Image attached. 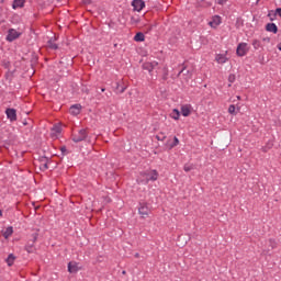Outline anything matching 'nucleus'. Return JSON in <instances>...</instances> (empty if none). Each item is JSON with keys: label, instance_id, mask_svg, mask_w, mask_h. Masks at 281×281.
Here are the masks:
<instances>
[{"label": "nucleus", "instance_id": "nucleus-1", "mask_svg": "<svg viewBox=\"0 0 281 281\" xmlns=\"http://www.w3.org/2000/svg\"><path fill=\"white\" fill-rule=\"evenodd\" d=\"M140 177H148L146 180L137 179V183H144V186H148L149 181H157L159 179V172L156 169L148 171H142Z\"/></svg>", "mask_w": 281, "mask_h": 281}, {"label": "nucleus", "instance_id": "nucleus-2", "mask_svg": "<svg viewBox=\"0 0 281 281\" xmlns=\"http://www.w3.org/2000/svg\"><path fill=\"white\" fill-rule=\"evenodd\" d=\"M87 137H89V132H87V130L85 128L74 132L71 136L72 142H75V144H79V142H85Z\"/></svg>", "mask_w": 281, "mask_h": 281}, {"label": "nucleus", "instance_id": "nucleus-3", "mask_svg": "<svg viewBox=\"0 0 281 281\" xmlns=\"http://www.w3.org/2000/svg\"><path fill=\"white\" fill-rule=\"evenodd\" d=\"M138 214L140 215V218H148V215L150 214V207H148V203H139Z\"/></svg>", "mask_w": 281, "mask_h": 281}, {"label": "nucleus", "instance_id": "nucleus-4", "mask_svg": "<svg viewBox=\"0 0 281 281\" xmlns=\"http://www.w3.org/2000/svg\"><path fill=\"white\" fill-rule=\"evenodd\" d=\"M249 52V45L245 42H241L237 45V49H236V54L237 56H239L240 58H243V56H247V53Z\"/></svg>", "mask_w": 281, "mask_h": 281}, {"label": "nucleus", "instance_id": "nucleus-5", "mask_svg": "<svg viewBox=\"0 0 281 281\" xmlns=\"http://www.w3.org/2000/svg\"><path fill=\"white\" fill-rule=\"evenodd\" d=\"M20 36H21V33H19L14 29H10L8 31L7 41H8V43H12V42L16 41V38H19Z\"/></svg>", "mask_w": 281, "mask_h": 281}, {"label": "nucleus", "instance_id": "nucleus-6", "mask_svg": "<svg viewBox=\"0 0 281 281\" xmlns=\"http://www.w3.org/2000/svg\"><path fill=\"white\" fill-rule=\"evenodd\" d=\"M132 8H134L136 12H142V10L146 8V2H144V0H133Z\"/></svg>", "mask_w": 281, "mask_h": 281}, {"label": "nucleus", "instance_id": "nucleus-7", "mask_svg": "<svg viewBox=\"0 0 281 281\" xmlns=\"http://www.w3.org/2000/svg\"><path fill=\"white\" fill-rule=\"evenodd\" d=\"M37 239H38V234H33L32 244L29 243L25 246V251H27V254H34L36 251V247L34 246V243H36Z\"/></svg>", "mask_w": 281, "mask_h": 281}, {"label": "nucleus", "instance_id": "nucleus-8", "mask_svg": "<svg viewBox=\"0 0 281 281\" xmlns=\"http://www.w3.org/2000/svg\"><path fill=\"white\" fill-rule=\"evenodd\" d=\"M159 65V63L157 61H146L143 64V69H145L146 71H148L149 74H151V71L155 69V67H157Z\"/></svg>", "mask_w": 281, "mask_h": 281}, {"label": "nucleus", "instance_id": "nucleus-9", "mask_svg": "<svg viewBox=\"0 0 281 281\" xmlns=\"http://www.w3.org/2000/svg\"><path fill=\"white\" fill-rule=\"evenodd\" d=\"M5 115L10 122H16V110L9 108L5 110Z\"/></svg>", "mask_w": 281, "mask_h": 281}, {"label": "nucleus", "instance_id": "nucleus-10", "mask_svg": "<svg viewBox=\"0 0 281 281\" xmlns=\"http://www.w3.org/2000/svg\"><path fill=\"white\" fill-rule=\"evenodd\" d=\"M80 111H82V105L80 104H74L69 109L71 115H80Z\"/></svg>", "mask_w": 281, "mask_h": 281}, {"label": "nucleus", "instance_id": "nucleus-11", "mask_svg": "<svg viewBox=\"0 0 281 281\" xmlns=\"http://www.w3.org/2000/svg\"><path fill=\"white\" fill-rule=\"evenodd\" d=\"M80 267H78V262L76 261H70L68 263V272L69 273H78Z\"/></svg>", "mask_w": 281, "mask_h": 281}, {"label": "nucleus", "instance_id": "nucleus-12", "mask_svg": "<svg viewBox=\"0 0 281 281\" xmlns=\"http://www.w3.org/2000/svg\"><path fill=\"white\" fill-rule=\"evenodd\" d=\"M47 164H49V159H47V157L42 158L40 161V170H42L43 172H45V170H48L49 166Z\"/></svg>", "mask_w": 281, "mask_h": 281}, {"label": "nucleus", "instance_id": "nucleus-13", "mask_svg": "<svg viewBox=\"0 0 281 281\" xmlns=\"http://www.w3.org/2000/svg\"><path fill=\"white\" fill-rule=\"evenodd\" d=\"M181 74H183L186 82L192 79V72L190 70H187L186 67H183L179 71L178 76H181Z\"/></svg>", "mask_w": 281, "mask_h": 281}, {"label": "nucleus", "instance_id": "nucleus-14", "mask_svg": "<svg viewBox=\"0 0 281 281\" xmlns=\"http://www.w3.org/2000/svg\"><path fill=\"white\" fill-rule=\"evenodd\" d=\"M25 7V0H14L12 3L13 10H19V8Z\"/></svg>", "mask_w": 281, "mask_h": 281}, {"label": "nucleus", "instance_id": "nucleus-15", "mask_svg": "<svg viewBox=\"0 0 281 281\" xmlns=\"http://www.w3.org/2000/svg\"><path fill=\"white\" fill-rule=\"evenodd\" d=\"M266 30L267 32H272V34H278V25L276 23H268Z\"/></svg>", "mask_w": 281, "mask_h": 281}, {"label": "nucleus", "instance_id": "nucleus-16", "mask_svg": "<svg viewBox=\"0 0 281 281\" xmlns=\"http://www.w3.org/2000/svg\"><path fill=\"white\" fill-rule=\"evenodd\" d=\"M220 24H221V16H218V15H214L212 18V21L209 22V25L212 26V27H216Z\"/></svg>", "mask_w": 281, "mask_h": 281}, {"label": "nucleus", "instance_id": "nucleus-17", "mask_svg": "<svg viewBox=\"0 0 281 281\" xmlns=\"http://www.w3.org/2000/svg\"><path fill=\"white\" fill-rule=\"evenodd\" d=\"M215 60L220 65H225V63L227 61V56L225 54H218V55H216Z\"/></svg>", "mask_w": 281, "mask_h": 281}, {"label": "nucleus", "instance_id": "nucleus-18", "mask_svg": "<svg viewBox=\"0 0 281 281\" xmlns=\"http://www.w3.org/2000/svg\"><path fill=\"white\" fill-rule=\"evenodd\" d=\"M134 41L136 43H144L146 41V36L144 35V33L138 32L136 33V35L134 36Z\"/></svg>", "mask_w": 281, "mask_h": 281}, {"label": "nucleus", "instance_id": "nucleus-19", "mask_svg": "<svg viewBox=\"0 0 281 281\" xmlns=\"http://www.w3.org/2000/svg\"><path fill=\"white\" fill-rule=\"evenodd\" d=\"M63 133V125L56 124L52 128V135H60Z\"/></svg>", "mask_w": 281, "mask_h": 281}, {"label": "nucleus", "instance_id": "nucleus-20", "mask_svg": "<svg viewBox=\"0 0 281 281\" xmlns=\"http://www.w3.org/2000/svg\"><path fill=\"white\" fill-rule=\"evenodd\" d=\"M191 106L190 105H182L181 106V113L183 115V117H189L190 113H191Z\"/></svg>", "mask_w": 281, "mask_h": 281}, {"label": "nucleus", "instance_id": "nucleus-21", "mask_svg": "<svg viewBox=\"0 0 281 281\" xmlns=\"http://www.w3.org/2000/svg\"><path fill=\"white\" fill-rule=\"evenodd\" d=\"M12 234H14V228L12 226H9L5 228V231L3 232V237L5 239L10 238V236H12Z\"/></svg>", "mask_w": 281, "mask_h": 281}, {"label": "nucleus", "instance_id": "nucleus-22", "mask_svg": "<svg viewBox=\"0 0 281 281\" xmlns=\"http://www.w3.org/2000/svg\"><path fill=\"white\" fill-rule=\"evenodd\" d=\"M15 260H16V257L14 256V254H10L8 256V258L5 259V262H7L8 267H12V265H14Z\"/></svg>", "mask_w": 281, "mask_h": 281}, {"label": "nucleus", "instance_id": "nucleus-23", "mask_svg": "<svg viewBox=\"0 0 281 281\" xmlns=\"http://www.w3.org/2000/svg\"><path fill=\"white\" fill-rule=\"evenodd\" d=\"M170 117L172 120H179V117H181V112H179V110L173 109L172 112L170 113Z\"/></svg>", "mask_w": 281, "mask_h": 281}, {"label": "nucleus", "instance_id": "nucleus-24", "mask_svg": "<svg viewBox=\"0 0 281 281\" xmlns=\"http://www.w3.org/2000/svg\"><path fill=\"white\" fill-rule=\"evenodd\" d=\"M252 47L254 49H260V47H262V43L260 42V40H254Z\"/></svg>", "mask_w": 281, "mask_h": 281}, {"label": "nucleus", "instance_id": "nucleus-25", "mask_svg": "<svg viewBox=\"0 0 281 281\" xmlns=\"http://www.w3.org/2000/svg\"><path fill=\"white\" fill-rule=\"evenodd\" d=\"M116 91H119V93H124L126 91V87L122 86L120 82H116Z\"/></svg>", "mask_w": 281, "mask_h": 281}, {"label": "nucleus", "instance_id": "nucleus-26", "mask_svg": "<svg viewBox=\"0 0 281 281\" xmlns=\"http://www.w3.org/2000/svg\"><path fill=\"white\" fill-rule=\"evenodd\" d=\"M49 49H58V44H55L53 40L47 42Z\"/></svg>", "mask_w": 281, "mask_h": 281}, {"label": "nucleus", "instance_id": "nucleus-27", "mask_svg": "<svg viewBox=\"0 0 281 281\" xmlns=\"http://www.w3.org/2000/svg\"><path fill=\"white\" fill-rule=\"evenodd\" d=\"M228 113H229L231 115H234V113H236V105L231 104L229 108H228Z\"/></svg>", "mask_w": 281, "mask_h": 281}, {"label": "nucleus", "instance_id": "nucleus-28", "mask_svg": "<svg viewBox=\"0 0 281 281\" xmlns=\"http://www.w3.org/2000/svg\"><path fill=\"white\" fill-rule=\"evenodd\" d=\"M175 146H179V138L177 136L173 137V143L170 145V148H175Z\"/></svg>", "mask_w": 281, "mask_h": 281}, {"label": "nucleus", "instance_id": "nucleus-29", "mask_svg": "<svg viewBox=\"0 0 281 281\" xmlns=\"http://www.w3.org/2000/svg\"><path fill=\"white\" fill-rule=\"evenodd\" d=\"M228 82H231V85H233V82H236V75H229Z\"/></svg>", "mask_w": 281, "mask_h": 281}, {"label": "nucleus", "instance_id": "nucleus-30", "mask_svg": "<svg viewBox=\"0 0 281 281\" xmlns=\"http://www.w3.org/2000/svg\"><path fill=\"white\" fill-rule=\"evenodd\" d=\"M183 170H184V172H190V170H192V166L184 165Z\"/></svg>", "mask_w": 281, "mask_h": 281}, {"label": "nucleus", "instance_id": "nucleus-31", "mask_svg": "<svg viewBox=\"0 0 281 281\" xmlns=\"http://www.w3.org/2000/svg\"><path fill=\"white\" fill-rule=\"evenodd\" d=\"M217 3L220 5H225V3H227V0H217Z\"/></svg>", "mask_w": 281, "mask_h": 281}, {"label": "nucleus", "instance_id": "nucleus-32", "mask_svg": "<svg viewBox=\"0 0 281 281\" xmlns=\"http://www.w3.org/2000/svg\"><path fill=\"white\" fill-rule=\"evenodd\" d=\"M61 153H67V147H60Z\"/></svg>", "mask_w": 281, "mask_h": 281}, {"label": "nucleus", "instance_id": "nucleus-33", "mask_svg": "<svg viewBox=\"0 0 281 281\" xmlns=\"http://www.w3.org/2000/svg\"><path fill=\"white\" fill-rule=\"evenodd\" d=\"M277 47H278L279 52H281V43H279V44L277 45Z\"/></svg>", "mask_w": 281, "mask_h": 281}, {"label": "nucleus", "instance_id": "nucleus-34", "mask_svg": "<svg viewBox=\"0 0 281 281\" xmlns=\"http://www.w3.org/2000/svg\"><path fill=\"white\" fill-rule=\"evenodd\" d=\"M134 258H139V252H136V254L134 255Z\"/></svg>", "mask_w": 281, "mask_h": 281}, {"label": "nucleus", "instance_id": "nucleus-35", "mask_svg": "<svg viewBox=\"0 0 281 281\" xmlns=\"http://www.w3.org/2000/svg\"><path fill=\"white\" fill-rule=\"evenodd\" d=\"M164 80H168V74L164 76Z\"/></svg>", "mask_w": 281, "mask_h": 281}, {"label": "nucleus", "instance_id": "nucleus-36", "mask_svg": "<svg viewBox=\"0 0 281 281\" xmlns=\"http://www.w3.org/2000/svg\"><path fill=\"white\" fill-rule=\"evenodd\" d=\"M101 91H102V93H104V91H106V89L102 88Z\"/></svg>", "mask_w": 281, "mask_h": 281}, {"label": "nucleus", "instance_id": "nucleus-37", "mask_svg": "<svg viewBox=\"0 0 281 281\" xmlns=\"http://www.w3.org/2000/svg\"><path fill=\"white\" fill-rule=\"evenodd\" d=\"M3 215V213L1 212V210H0V216H2Z\"/></svg>", "mask_w": 281, "mask_h": 281}, {"label": "nucleus", "instance_id": "nucleus-38", "mask_svg": "<svg viewBox=\"0 0 281 281\" xmlns=\"http://www.w3.org/2000/svg\"><path fill=\"white\" fill-rule=\"evenodd\" d=\"M126 274V271H123V276Z\"/></svg>", "mask_w": 281, "mask_h": 281}, {"label": "nucleus", "instance_id": "nucleus-39", "mask_svg": "<svg viewBox=\"0 0 281 281\" xmlns=\"http://www.w3.org/2000/svg\"><path fill=\"white\" fill-rule=\"evenodd\" d=\"M268 16H271V13H269Z\"/></svg>", "mask_w": 281, "mask_h": 281}]
</instances>
